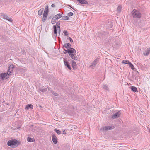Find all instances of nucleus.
I'll list each match as a JSON object with an SVG mask.
<instances>
[{
    "mask_svg": "<svg viewBox=\"0 0 150 150\" xmlns=\"http://www.w3.org/2000/svg\"><path fill=\"white\" fill-rule=\"evenodd\" d=\"M1 16L4 19H6L10 21H12L11 18L9 17L8 16L5 15L4 14H2Z\"/></svg>",
    "mask_w": 150,
    "mask_h": 150,
    "instance_id": "obj_12",
    "label": "nucleus"
},
{
    "mask_svg": "<svg viewBox=\"0 0 150 150\" xmlns=\"http://www.w3.org/2000/svg\"><path fill=\"white\" fill-rule=\"evenodd\" d=\"M120 111H118L112 115V118L114 119L116 118H118L119 117L120 115Z\"/></svg>",
    "mask_w": 150,
    "mask_h": 150,
    "instance_id": "obj_10",
    "label": "nucleus"
},
{
    "mask_svg": "<svg viewBox=\"0 0 150 150\" xmlns=\"http://www.w3.org/2000/svg\"><path fill=\"white\" fill-rule=\"evenodd\" d=\"M27 140L28 142H33L35 140V139L33 138H31L30 137H27Z\"/></svg>",
    "mask_w": 150,
    "mask_h": 150,
    "instance_id": "obj_15",
    "label": "nucleus"
},
{
    "mask_svg": "<svg viewBox=\"0 0 150 150\" xmlns=\"http://www.w3.org/2000/svg\"><path fill=\"white\" fill-rule=\"evenodd\" d=\"M56 20H53V18H52V21H51V23L52 24H54L55 23L56 21H55Z\"/></svg>",
    "mask_w": 150,
    "mask_h": 150,
    "instance_id": "obj_34",
    "label": "nucleus"
},
{
    "mask_svg": "<svg viewBox=\"0 0 150 150\" xmlns=\"http://www.w3.org/2000/svg\"><path fill=\"white\" fill-rule=\"evenodd\" d=\"M20 144V142L16 139H12L8 141L7 144L12 148H15L18 146Z\"/></svg>",
    "mask_w": 150,
    "mask_h": 150,
    "instance_id": "obj_2",
    "label": "nucleus"
},
{
    "mask_svg": "<svg viewBox=\"0 0 150 150\" xmlns=\"http://www.w3.org/2000/svg\"><path fill=\"white\" fill-rule=\"evenodd\" d=\"M53 29L54 34V36H55V37H56L57 36V33H58L59 34V36L61 31L60 28H57L55 26H53Z\"/></svg>",
    "mask_w": 150,
    "mask_h": 150,
    "instance_id": "obj_5",
    "label": "nucleus"
},
{
    "mask_svg": "<svg viewBox=\"0 0 150 150\" xmlns=\"http://www.w3.org/2000/svg\"><path fill=\"white\" fill-rule=\"evenodd\" d=\"M60 23L59 22H57L56 24L55 25H53V26H55L57 28H60Z\"/></svg>",
    "mask_w": 150,
    "mask_h": 150,
    "instance_id": "obj_29",
    "label": "nucleus"
},
{
    "mask_svg": "<svg viewBox=\"0 0 150 150\" xmlns=\"http://www.w3.org/2000/svg\"><path fill=\"white\" fill-rule=\"evenodd\" d=\"M71 44L69 43H65L64 44V47L65 48L68 49H69L71 47Z\"/></svg>",
    "mask_w": 150,
    "mask_h": 150,
    "instance_id": "obj_20",
    "label": "nucleus"
},
{
    "mask_svg": "<svg viewBox=\"0 0 150 150\" xmlns=\"http://www.w3.org/2000/svg\"><path fill=\"white\" fill-rule=\"evenodd\" d=\"M44 9H41L39 10L38 11V14L39 15H41L42 14L43 12Z\"/></svg>",
    "mask_w": 150,
    "mask_h": 150,
    "instance_id": "obj_21",
    "label": "nucleus"
},
{
    "mask_svg": "<svg viewBox=\"0 0 150 150\" xmlns=\"http://www.w3.org/2000/svg\"><path fill=\"white\" fill-rule=\"evenodd\" d=\"M121 9H122L121 6L119 5V6L117 8V11L118 12H120L121 11Z\"/></svg>",
    "mask_w": 150,
    "mask_h": 150,
    "instance_id": "obj_28",
    "label": "nucleus"
},
{
    "mask_svg": "<svg viewBox=\"0 0 150 150\" xmlns=\"http://www.w3.org/2000/svg\"><path fill=\"white\" fill-rule=\"evenodd\" d=\"M6 104L8 105H10L9 103H7Z\"/></svg>",
    "mask_w": 150,
    "mask_h": 150,
    "instance_id": "obj_41",
    "label": "nucleus"
},
{
    "mask_svg": "<svg viewBox=\"0 0 150 150\" xmlns=\"http://www.w3.org/2000/svg\"><path fill=\"white\" fill-rule=\"evenodd\" d=\"M136 23H135L134 22V25H136Z\"/></svg>",
    "mask_w": 150,
    "mask_h": 150,
    "instance_id": "obj_42",
    "label": "nucleus"
},
{
    "mask_svg": "<svg viewBox=\"0 0 150 150\" xmlns=\"http://www.w3.org/2000/svg\"><path fill=\"white\" fill-rule=\"evenodd\" d=\"M68 6H69L71 8H73L72 6L70 5H68Z\"/></svg>",
    "mask_w": 150,
    "mask_h": 150,
    "instance_id": "obj_40",
    "label": "nucleus"
},
{
    "mask_svg": "<svg viewBox=\"0 0 150 150\" xmlns=\"http://www.w3.org/2000/svg\"><path fill=\"white\" fill-rule=\"evenodd\" d=\"M54 131L56 132L59 135L61 134V132L59 130V129H55Z\"/></svg>",
    "mask_w": 150,
    "mask_h": 150,
    "instance_id": "obj_26",
    "label": "nucleus"
},
{
    "mask_svg": "<svg viewBox=\"0 0 150 150\" xmlns=\"http://www.w3.org/2000/svg\"><path fill=\"white\" fill-rule=\"evenodd\" d=\"M10 75L8 73H2L0 74V77L1 79H6L9 78Z\"/></svg>",
    "mask_w": 150,
    "mask_h": 150,
    "instance_id": "obj_6",
    "label": "nucleus"
},
{
    "mask_svg": "<svg viewBox=\"0 0 150 150\" xmlns=\"http://www.w3.org/2000/svg\"><path fill=\"white\" fill-rule=\"evenodd\" d=\"M52 140L54 143L56 144L57 143V139L56 136L54 134H53L52 136Z\"/></svg>",
    "mask_w": 150,
    "mask_h": 150,
    "instance_id": "obj_11",
    "label": "nucleus"
},
{
    "mask_svg": "<svg viewBox=\"0 0 150 150\" xmlns=\"http://www.w3.org/2000/svg\"><path fill=\"white\" fill-rule=\"evenodd\" d=\"M69 19V17L66 16H62V19L64 20H68Z\"/></svg>",
    "mask_w": 150,
    "mask_h": 150,
    "instance_id": "obj_24",
    "label": "nucleus"
},
{
    "mask_svg": "<svg viewBox=\"0 0 150 150\" xmlns=\"http://www.w3.org/2000/svg\"><path fill=\"white\" fill-rule=\"evenodd\" d=\"M39 90L40 91L43 92H45L47 91V88H40Z\"/></svg>",
    "mask_w": 150,
    "mask_h": 150,
    "instance_id": "obj_25",
    "label": "nucleus"
},
{
    "mask_svg": "<svg viewBox=\"0 0 150 150\" xmlns=\"http://www.w3.org/2000/svg\"><path fill=\"white\" fill-rule=\"evenodd\" d=\"M33 105L31 104H28L26 106L25 109L26 110H28L29 109H32L33 108Z\"/></svg>",
    "mask_w": 150,
    "mask_h": 150,
    "instance_id": "obj_16",
    "label": "nucleus"
},
{
    "mask_svg": "<svg viewBox=\"0 0 150 150\" xmlns=\"http://www.w3.org/2000/svg\"><path fill=\"white\" fill-rule=\"evenodd\" d=\"M103 88L106 90H109V88L108 86L105 84L103 85L102 86Z\"/></svg>",
    "mask_w": 150,
    "mask_h": 150,
    "instance_id": "obj_23",
    "label": "nucleus"
},
{
    "mask_svg": "<svg viewBox=\"0 0 150 150\" xmlns=\"http://www.w3.org/2000/svg\"><path fill=\"white\" fill-rule=\"evenodd\" d=\"M108 23V27L110 28H112L113 26V24L112 23V22H110L109 24V22Z\"/></svg>",
    "mask_w": 150,
    "mask_h": 150,
    "instance_id": "obj_30",
    "label": "nucleus"
},
{
    "mask_svg": "<svg viewBox=\"0 0 150 150\" xmlns=\"http://www.w3.org/2000/svg\"><path fill=\"white\" fill-rule=\"evenodd\" d=\"M49 13L48 6H47L45 9L42 18V21L45 22L47 19Z\"/></svg>",
    "mask_w": 150,
    "mask_h": 150,
    "instance_id": "obj_4",
    "label": "nucleus"
},
{
    "mask_svg": "<svg viewBox=\"0 0 150 150\" xmlns=\"http://www.w3.org/2000/svg\"><path fill=\"white\" fill-rule=\"evenodd\" d=\"M129 66L130 67H131V69L133 70H134L135 68L134 67L133 65L130 62V63L129 64Z\"/></svg>",
    "mask_w": 150,
    "mask_h": 150,
    "instance_id": "obj_27",
    "label": "nucleus"
},
{
    "mask_svg": "<svg viewBox=\"0 0 150 150\" xmlns=\"http://www.w3.org/2000/svg\"><path fill=\"white\" fill-rule=\"evenodd\" d=\"M64 35L67 36L68 35V32L67 31H64L63 32Z\"/></svg>",
    "mask_w": 150,
    "mask_h": 150,
    "instance_id": "obj_33",
    "label": "nucleus"
},
{
    "mask_svg": "<svg viewBox=\"0 0 150 150\" xmlns=\"http://www.w3.org/2000/svg\"><path fill=\"white\" fill-rule=\"evenodd\" d=\"M47 88L48 91L52 93V91H53L52 90V89L49 87H48Z\"/></svg>",
    "mask_w": 150,
    "mask_h": 150,
    "instance_id": "obj_35",
    "label": "nucleus"
},
{
    "mask_svg": "<svg viewBox=\"0 0 150 150\" xmlns=\"http://www.w3.org/2000/svg\"><path fill=\"white\" fill-rule=\"evenodd\" d=\"M64 50L65 51V52H64V53L66 54L67 52L72 59L75 60H77V59H76L75 57L76 53L75 49L73 48H70L69 49L66 50L64 48Z\"/></svg>",
    "mask_w": 150,
    "mask_h": 150,
    "instance_id": "obj_1",
    "label": "nucleus"
},
{
    "mask_svg": "<svg viewBox=\"0 0 150 150\" xmlns=\"http://www.w3.org/2000/svg\"><path fill=\"white\" fill-rule=\"evenodd\" d=\"M52 18V16H49L48 18V20H50V19Z\"/></svg>",
    "mask_w": 150,
    "mask_h": 150,
    "instance_id": "obj_37",
    "label": "nucleus"
},
{
    "mask_svg": "<svg viewBox=\"0 0 150 150\" xmlns=\"http://www.w3.org/2000/svg\"><path fill=\"white\" fill-rule=\"evenodd\" d=\"M99 58H97L96 59L91 63L90 67H91L92 68H93L97 64V63L99 61Z\"/></svg>",
    "mask_w": 150,
    "mask_h": 150,
    "instance_id": "obj_9",
    "label": "nucleus"
},
{
    "mask_svg": "<svg viewBox=\"0 0 150 150\" xmlns=\"http://www.w3.org/2000/svg\"><path fill=\"white\" fill-rule=\"evenodd\" d=\"M132 15L134 18H140L141 16V14L140 12L137 10L134 9L132 12Z\"/></svg>",
    "mask_w": 150,
    "mask_h": 150,
    "instance_id": "obj_3",
    "label": "nucleus"
},
{
    "mask_svg": "<svg viewBox=\"0 0 150 150\" xmlns=\"http://www.w3.org/2000/svg\"><path fill=\"white\" fill-rule=\"evenodd\" d=\"M150 51V47L147 49L146 51H145L143 53V54L144 55L147 56L149 54Z\"/></svg>",
    "mask_w": 150,
    "mask_h": 150,
    "instance_id": "obj_18",
    "label": "nucleus"
},
{
    "mask_svg": "<svg viewBox=\"0 0 150 150\" xmlns=\"http://www.w3.org/2000/svg\"><path fill=\"white\" fill-rule=\"evenodd\" d=\"M64 62L65 66L67 67L70 70H71V68L69 64V62H68L67 60L64 59Z\"/></svg>",
    "mask_w": 150,
    "mask_h": 150,
    "instance_id": "obj_8",
    "label": "nucleus"
},
{
    "mask_svg": "<svg viewBox=\"0 0 150 150\" xmlns=\"http://www.w3.org/2000/svg\"><path fill=\"white\" fill-rule=\"evenodd\" d=\"M114 128L113 126H106L103 128V130L106 131L109 130H111L113 129Z\"/></svg>",
    "mask_w": 150,
    "mask_h": 150,
    "instance_id": "obj_14",
    "label": "nucleus"
},
{
    "mask_svg": "<svg viewBox=\"0 0 150 150\" xmlns=\"http://www.w3.org/2000/svg\"><path fill=\"white\" fill-rule=\"evenodd\" d=\"M72 66L74 69H76V62L74 61H72Z\"/></svg>",
    "mask_w": 150,
    "mask_h": 150,
    "instance_id": "obj_19",
    "label": "nucleus"
},
{
    "mask_svg": "<svg viewBox=\"0 0 150 150\" xmlns=\"http://www.w3.org/2000/svg\"><path fill=\"white\" fill-rule=\"evenodd\" d=\"M14 68V66L13 64L10 65L8 68L7 73H8L10 75H11Z\"/></svg>",
    "mask_w": 150,
    "mask_h": 150,
    "instance_id": "obj_7",
    "label": "nucleus"
},
{
    "mask_svg": "<svg viewBox=\"0 0 150 150\" xmlns=\"http://www.w3.org/2000/svg\"><path fill=\"white\" fill-rule=\"evenodd\" d=\"M51 6L52 7H55V5L54 4H52L51 5Z\"/></svg>",
    "mask_w": 150,
    "mask_h": 150,
    "instance_id": "obj_39",
    "label": "nucleus"
},
{
    "mask_svg": "<svg viewBox=\"0 0 150 150\" xmlns=\"http://www.w3.org/2000/svg\"><path fill=\"white\" fill-rule=\"evenodd\" d=\"M73 15V13L72 12H70L67 14V15L69 17Z\"/></svg>",
    "mask_w": 150,
    "mask_h": 150,
    "instance_id": "obj_32",
    "label": "nucleus"
},
{
    "mask_svg": "<svg viewBox=\"0 0 150 150\" xmlns=\"http://www.w3.org/2000/svg\"><path fill=\"white\" fill-rule=\"evenodd\" d=\"M63 134H66L65 130H64L63 131Z\"/></svg>",
    "mask_w": 150,
    "mask_h": 150,
    "instance_id": "obj_38",
    "label": "nucleus"
},
{
    "mask_svg": "<svg viewBox=\"0 0 150 150\" xmlns=\"http://www.w3.org/2000/svg\"><path fill=\"white\" fill-rule=\"evenodd\" d=\"M68 39L69 40L70 42H73V40L71 37H69L68 38Z\"/></svg>",
    "mask_w": 150,
    "mask_h": 150,
    "instance_id": "obj_36",
    "label": "nucleus"
},
{
    "mask_svg": "<svg viewBox=\"0 0 150 150\" xmlns=\"http://www.w3.org/2000/svg\"><path fill=\"white\" fill-rule=\"evenodd\" d=\"M62 17V14L59 13L54 16L53 18V20H57Z\"/></svg>",
    "mask_w": 150,
    "mask_h": 150,
    "instance_id": "obj_13",
    "label": "nucleus"
},
{
    "mask_svg": "<svg viewBox=\"0 0 150 150\" xmlns=\"http://www.w3.org/2000/svg\"><path fill=\"white\" fill-rule=\"evenodd\" d=\"M130 62L127 60H123L122 62V63L124 64H129Z\"/></svg>",
    "mask_w": 150,
    "mask_h": 150,
    "instance_id": "obj_22",
    "label": "nucleus"
},
{
    "mask_svg": "<svg viewBox=\"0 0 150 150\" xmlns=\"http://www.w3.org/2000/svg\"><path fill=\"white\" fill-rule=\"evenodd\" d=\"M52 94H53L55 96H58L59 95V94L57 93H56L54 91H52Z\"/></svg>",
    "mask_w": 150,
    "mask_h": 150,
    "instance_id": "obj_31",
    "label": "nucleus"
},
{
    "mask_svg": "<svg viewBox=\"0 0 150 150\" xmlns=\"http://www.w3.org/2000/svg\"><path fill=\"white\" fill-rule=\"evenodd\" d=\"M130 88L131 89L133 92H138V90L137 88L135 87L132 86L130 87Z\"/></svg>",
    "mask_w": 150,
    "mask_h": 150,
    "instance_id": "obj_17",
    "label": "nucleus"
}]
</instances>
